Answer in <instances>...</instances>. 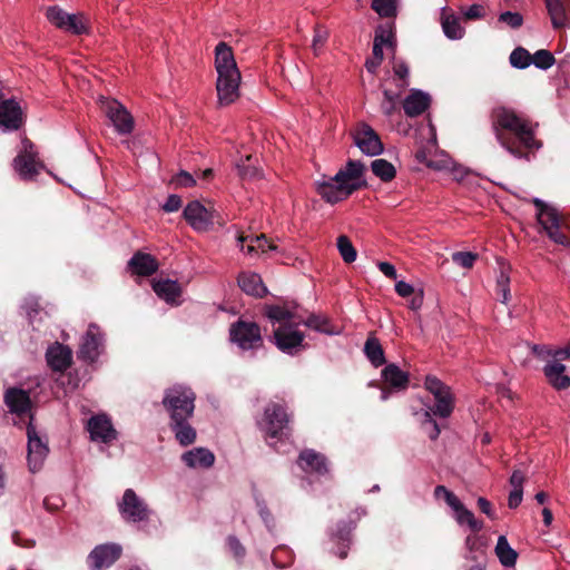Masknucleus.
<instances>
[{
  "label": "nucleus",
  "instance_id": "f257e3e1",
  "mask_svg": "<svg viewBox=\"0 0 570 570\" xmlns=\"http://www.w3.org/2000/svg\"><path fill=\"white\" fill-rule=\"evenodd\" d=\"M266 314L274 326L276 346L288 354L294 353L296 348L303 345L304 334L297 330L301 324L330 335L338 333L331 325L330 320L322 315H311L304 321L295 312L282 306H271Z\"/></svg>",
  "mask_w": 570,
  "mask_h": 570
},
{
  "label": "nucleus",
  "instance_id": "f03ea898",
  "mask_svg": "<svg viewBox=\"0 0 570 570\" xmlns=\"http://www.w3.org/2000/svg\"><path fill=\"white\" fill-rule=\"evenodd\" d=\"M492 128L498 142L515 158L523 157V154L512 144L505 131L511 132L527 149H538L541 146L535 140L530 124L510 108L497 107L493 109Z\"/></svg>",
  "mask_w": 570,
  "mask_h": 570
},
{
  "label": "nucleus",
  "instance_id": "7ed1b4c3",
  "mask_svg": "<svg viewBox=\"0 0 570 570\" xmlns=\"http://www.w3.org/2000/svg\"><path fill=\"white\" fill-rule=\"evenodd\" d=\"M215 70L218 104L228 106L239 98L242 75L232 48L225 42L215 48Z\"/></svg>",
  "mask_w": 570,
  "mask_h": 570
},
{
  "label": "nucleus",
  "instance_id": "20e7f679",
  "mask_svg": "<svg viewBox=\"0 0 570 570\" xmlns=\"http://www.w3.org/2000/svg\"><path fill=\"white\" fill-rule=\"evenodd\" d=\"M364 166L360 161H348L333 177H322L315 181L316 193L328 204L346 199L362 183Z\"/></svg>",
  "mask_w": 570,
  "mask_h": 570
},
{
  "label": "nucleus",
  "instance_id": "39448f33",
  "mask_svg": "<svg viewBox=\"0 0 570 570\" xmlns=\"http://www.w3.org/2000/svg\"><path fill=\"white\" fill-rule=\"evenodd\" d=\"M425 390L433 396L434 406L428 407L423 413V424H431L429 436L432 440L438 439L440 435V428L433 415L446 419L449 417L455 405V397L450 386L444 384L434 375H428L424 380Z\"/></svg>",
  "mask_w": 570,
  "mask_h": 570
},
{
  "label": "nucleus",
  "instance_id": "423d86ee",
  "mask_svg": "<svg viewBox=\"0 0 570 570\" xmlns=\"http://www.w3.org/2000/svg\"><path fill=\"white\" fill-rule=\"evenodd\" d=\"M167 402L170 404L171 409V423L170 426L175 432V436L177 441L183 445L187 446L195 442L196 440V431L195 429L188 424L187 420L194 413V405L191 404V396H185L183 400V405L177 406V401L175 399H168Z\"/></svg>",
  "mask_w": 570,
  "mask_h": 570
},
{
  "label": "nucleus",
  "instance_id": "0eeeda50",
  "mask_svg": "<svg viewBox=\"0 0 570 570\" xmlns=\"http://www.w3.org/2000/svg\"><path fill=\"white\" fill-rule=\"evenodd\" d=\"M184 217L188 225L198 233L212 230L215 225L223 226L225 222L214 206H205L198 200L187 204L184 209Z\"/></svg>",
  "mask_w": 570,
  "mask_h": 570
},
{
  "label": "nucleus",
  "instance_id": "6e6552de",
  "mask_svg": "<svg viewBox=\"0 0 570 570\" xmlns=\"http://www.w3.org/2000/svg\"><path fill=\"white\" fill-rule=\"evenodd\" d=\"M533 204L537 207L535 216L538 223L541 225L548 237L557 244L570 246V240L560 230L563 225V220L557 208L538 198L533 199Z\"/></svg>",
  "mask_w": 570,
  "mask_h": 570
},
{
  "label": "nucleus",
  "instance_id": "1a4fd4ad",
  "mask_svg": "<svg viewBox=\"0 0 570 570\" xmlns=\"http://www.w3.org/2000/svg\"><path fill=\"white\" fill-rule=\"evenodd\" d=\"M46 17L51 24L72 35L88 32L89 20L83 13H68L58 6L49 7Z\"/></svg>",
  "mask_w": 570,
  "mask_h": 570
},
{
  "label": "nucleus",
  "instance_id": "9d476101",
  "mask_svg": "<svg viewBox=\"0 0 570 570\" xmlns=\"http://www.w3.org/2000/svg\"><path fill=\"white\" fill-rule=\"evenodd\" d=\"M101 109L114 129L119 135H130L135 128V120L129 110L118 100L100 98Z\"/></svg>",
  "mask_w": 570,
  "mask_h": 570
},
{
  "label": "nucleus",
  "instance_id": "9b49d317",
  "mask_svg": "<svg viewBox=\"0 0 570 570\" xmlns=\"http://www.w3.org/2000/svg\"><path fill=\"white\" fill-rule=\"evenodd\" d=\"M434 495L436 499H444L446 504L453 510L455 521L460 525L466 524L473 531H480L483 528V523L475 519L473 512L466 509L460 499L445 487L438 485L434 489Z\"/></svg>",
  "mask_w": 570,
  "mask_h": 570
},
{
  "label": "nucleus",
  "instance_id": "f8f14e48",
  "mask_svg": "<svg viewBox=\"0 0 570 570\" xmlns=\"http://www.w3.org/2000/svg\"><path fill=\"white\" fill-rule=\"evenodd\" d=\"M21 145V150L13 159L12 166L20 178L30 180L39 174L42 165L37 159L33 145L28 139L22 140Z\"/></svg>",
  "mask_w": 570,
  "mask_h": 570
},
{
  "label": "nucleus",
  "instance_id": "ddd939ff",
  "mask_svg": "<svg viewBox=\"0 0 570 570\" xmlns=\"http://www.w3.org/2000/svg\"><path fill=\"white\" fill-rule=\"evenodd\" d=\"M230 340L242 350H253L262 345L263 338L257 324L252 322H237L229 330Z\"/></svg>",
  "mask_w": 570,
  "mask_h": 570
},
{
  "label": "nucleus",
  "instance_id": "4468645a",
  "mask_svg": "<svg viewBox=\"0 0 570 570\" xmlns=\"http://www.w3.org/2000/svg\"><path fill=\"white\" fill-rule=\"evenodd\" d=\"M431 142L429 149L416 151V159L424 164L426 167L436 170L445 171L453 167V159L444 151L436 150V137L433 126H430Z\"/></svg>",
  "mask_w": 570,
  "mask_h": 570
},
{
  "label": "nucleus",
  "instance_id": "2eb2a0df",
  "mask_svg": "<svg viewBox=\"0 0 570 570\" xmlns=\"http://www.w3.org/2000/svg\"><path fill=\"white\" fill-rule=\"evenodd\" d=\"M353 139L360 150L367 156H377L384 150L380 136L365 122L356 125L353 130Z\"/></svg>",
  "mask_w": 570,
  "mask_h": 570
},
{
  "label": "nucleus",
  "instance_id": "dca6fc26",
  "mask_svg": "<svg viewBox=\"0 0 570 570\" xmlns=\"http://www.w3.org/2000/svg\"><path fill=\"white\" fill-rule=\"evenodd\" d=\"M119 511L125 520L131 522L147 520L150 513L147 504L131 489L125 491Z\"/></svg>",
  "mask_w": 570,
  "mask_h": 570
},
{
  "label": "nucleus",
  "instance_id": "f3484780",
  "mask_svg": "<svg viewBox=\"0 0 570 570\" xmlns=\"http://www.w3.org/2000/svg\"><path fill=\"white\" fill-rule=\"evenodd\" d=\"M27 436H28V465L31 472L38 471L47 455H48V446L47 443L42 441V439L38 435L36 428L32 425L31 421L27 428Z\"/></svg>",
  "mask_w": 570,
  "mask_h": 570
},
{
  "label": "nucleus",
  "instance_id": "a211bd4d",
  "mask_svg": "<svg viewBox=\"0 0 570 570\" xmlns=\"http://www.w3.org/2000/svg\"><path fill=\"white\" fill-rule=\"evenodd\" d=\"M104 351V334L96 324H90L79 348V357L94 362Z\"/></svg>",
  "mask_w": 570,
  "mask_h": 570
},
{
  "label": "nucleus",
  "instance_id": "6ab92c4d",
  "mask_svg": "<svg viewBox=\"0 0 570 570\" xmlns=\"http://www.w3.org/2000/svg\"><path fill=\"white\" fill-rule=\"evenodd\" d=\"M288 416L281 404L272 403L265 409L264 419L261 422L262 429L271 438H275L284 430Z\"/></svg>",
  "mask_w": 570,
  "mask_h": 570
},
{
  "label": "nucleus",
  "instance_id": "aec40b11",
  "mask_svg": "<svg viewBox=\"0 0 570 570\" xmlns=\"http://www.w3.org/2000/svg\"><path fill=\"white\" fill-rule=\"evenodd\" d=\"M88 431L92 441L108 443L117 438L110 419L105 414L92 416L88 421Z\"/></svg>",
  "mask_w": 570,
  "mask_h": 570
},
{
  "label": "nucleus",
  "instance_id": "412c9836",
  "mask_svg": "<svg viewBox=\"0 0 570 570\" xmlns=\"http://www.w3.org/2000/svg\"><path fill=\"white\" fill-rule=\"evenodd\" d=\"M121 553L118 544H101L96 547L89 554V561L94 569L101 570L110 567Z\"/></svg>",
  "mask_w": 570,
  "mask_h": 570
},
{
  "label": "nucleus",
  "instance_id": "4be33fe9",
  "mask_svg": "<svg viewBox=\"0 0 570 570\" xmlns=\"http://www.w3.org/2000/svg\"><path fill=\"white\" fill-rule=\"evenodd\" d=\"M237 242L239 249L252 257L277 249V246L268 240L264 234L259 236L238 235Z\"/></svg>",
  "mask_w": 570,
  "mask_h": 570
},
{
  "label": "nucleus",
  "instance_id": "5701e85b",
  "mask_svg": "<svg viewBox=\"0 0 570 570\" xmlns=\"http://www.w3.org/2000/svg\"><path fill=\"white\" fill-rule=\"evenodd\" d=\"M543 373L553 389L561 391L570 387V375L566 373V366L559 360L551 357L546 363Z\"/></svg>",
  "mask_w": 570,
  "mask_h": 570
},
{
  "label": "nucleus",
  "instance_id": "b1692460",
  "mask_svg": "<svg viewBox=\"0 0 570 570\" xmlns=\"http://www.w3.org/2000/svg\"><path fill=\"white\" fill-rule=\"evenodd\" d=\"M22 124V111L14 100L0 102V126L4 130H16Z\"/></svg>",
  "mask_w": 570,
  "mask_h": 570
},
{
  "label": "nucleus",
  "instance_id": "393cba45",
  "mask_svg": "<svg viewBox=\"0 0 570 570\" xmlns=\"http://www.w3.org/2000/svg\"><path fill=\"white\" fill-rule=\"evenodd\" d=\"M548 13L553 28H564L569 24L570 1L569 0H544Z\"/></svg>",
  "mask_w": 570,
  "mask_h": 570
},
{
  "label": "nucleus",
  "instance_id": "a878e982",
  "mask_svg": "<svg viewBox=\"0 0 570 570\" xmlns=\"http://www.w3.org/2000/svg\"><path fill=\"white\" fill-rule=\"evenodd\" d=\"M431 97L429 94L412 89L410 95L403 101V109L406 116L416 117L423 114L430 106Z\"/></svg>",
  "mask_w": 570,
  "mask_h": 570
},
{
  "label": "nucleus",
  "instance_id": "bb28decb",
  "mask_svg": "<svg viewBox=\"0 0 570 570\" xmlns=\"http://www.w3.org/2000/svg\"><path fill=\"white\" fill-rule=\"evenodd\" d=\"M298 465L307 473L324 474L327 472L325 458L313 450H305L299 454Z\"/></svg>",
  "mask_w": 570,
  "mask_h": 570
},
{
  "label": "nucleus",
  "instance_id": "cd10ccee",
  "mask_svg": "<svg viewBox=\"0 0 570 570\" xmlns=\"http://www.w3.org/2000/svg\"><path fill=\"white\" fill-rule=\"evenodd\" d=\"M441 27L444 35L451 40H460L464 37L465 29L461 26L460 19L446 7L441 9Z\"/></svg>",
  "mask_w": 570,
  "mask_h": 570
},
{
  "label": "nucleus",
  "instance_id": "c85d7f7f",
  "mask_svg": "<svg viewBox=\"0 0 570 570\" xmlns=\"http://www.w3.org/2000/svg\"><path fill=\"white\" fill-rule=\"evenodd\" d=\"M4 401L9 410L18 415L24 414L30 411V397L29 394L23 390H8L4 395Z\"/></svg>",
  "mask_w": 570,
  "mask_h": 570
},
{
  "label": "nucleus",
  "instance_id": "c756f323",
  "mask_svg": "<svg viewBox=\"0 0 570 570\" xmlns=\"http://www.w3.org/2000/svg\"><path fill=\"white\" fill-rule=\"evenodd\" d=\"M47 361L55 371H63L70 365L71 351L67 346L56 343L48 348Z\"/></svg>",
  "mask_w": 570,
  "mask_h": 570
},
{
  "label": "nucleus",
  "instance_id": "7c9ffc66",
  "mask_svg": "<svg viewBox=\"0 0 570 570\" xmlns=\"http://www.w3.org/2000/svg\"><path fill=\"white\" fill-rule=\"evenodd\" d=\"M185 464L189 468H209L214 464V454L205 448H195L187 451L181 456Z\"/></svg>",
  "mask_w": 570,
  "mask_h": 570
},
{
  "label": "nucleus",
  "instance_id": "2f4dec72",
  "mask_svg": "<svg viewBox=\"0 0 570 570\" xmlns=\"http://www.w3.org/2000/svg\"><path fill=\"white\" fill-rule=\"evenodd\" d=\"M132 273L140 276H149L158 269V263L149 254L137 253L129 261Z\"/></svg>",
  "mask_w": 570,
  "mask_h": 570
},
{
  "label": "nucleus",
  "instance_id": "473e14b6",
  "mask_svg": "<svg viewBox=\"0 0 570 570\" xmlns=\"http://www.w3.org/2000/svg\"><path fill=\"white\" fill-rule=\"evenodd\" d=\"M155 293L170 304H176L181 294L179 284L171 279H158L153 283Z\"/></svg>",
  "mask_w": 570,
  "mask_h": 570
},
{
  "label": "nucleus",
  "instance_id": "72a5a7b5",
  "mask_svg": "<svg viewBox=\"0 0 570 570\" xmlns=\"http://www.w3.org/2000/svg\"><path fill=\"white\" fill-rule=\"evenodd\" d=\"M239 287L253 296H263L266 293L262 278L256 273H242L238 277Z\"/></svg>",
  "mask_w": 570,
  "mask_h": 570
},
{
  "label": "nucleus",
  "instance_id": "f704fd0d",
  "mask_svg": "<svg viewBox=\"0 0 570 570\" xmlns=\"http://www.w3.org/2000/svg\"><path fill=\"white\" fill-rule=\"evenodd\" d=\"M495 554L503 567H513L518 559L517 551L509 544L505 535H500L495 546Z\"/></svg>",
  "mask_w": 570,
  "mask_h": 570
},
{
  "label": "nucleus",
  "instance_id": "c9c22d12",
  "mask_svg": "<svg viewBox=\"0 0 570 570\" xmlns=\"http://www.w3.org/2000/svg\"><path fill=\"white\" fill-rule=\"evenodd\" d=\"M382 376L386 383L396 389H405L409 383V375L394 364L387 365L382 371Z\"/></svg>",
  "mask_w": 570,
  "mask_h": 570
},
{
  "label": "nucleus",
  "instance_id": "e433bc0d",
  "mask_svg": "<svg viewBox=\"0 0 570 570\" xmlns=\"http://www.w3.org/2000/svg\"><path fill=\"white\" fill-rule=\"evenodd\" d=\"M185 396H191V404L195 406V404H194V402H195V394H194V392L189 387H187V386L175 385V386H173V387H170V389H168L166 391L165 397L163 400L164 406L171 414L170 404L167 402V400L168 399H175L177 401L176 405L177 406H181L184 404L183 400L185 399Z\"/></svg>",
  "mask_w": 570,
  "mask_h": 570
},
{
  "label": "nucleus",
  "instance_id": "4c0bfd02",
  "mask_svg": "<svg viewBox=\"0 0 570 570\" xmlns=\"http://www.w3.org/2000/svg\"><path fill=\"white\" fill-rule=\"evenodd\" d=\"M371 169L373 174L383 181H391L396 175L394 165L383 158L373 160L371 164Z\"/></svg>",
  "mask_w": 570,
  "mask_h": 570
},
{
  "label": "nucleus",
  "instance_id": "58836bf2",
  "mask_svg": "<svg viewBox=\"0 0 570 570\" xmlns=\"http://www.w3.org/2000/svg\"><path fill=\"white\" fill-rule=\"evenodd\" d=\"M364 352L374 366L377 367L384 364V352L379 340L368 337L364 346Z\"/></svg>",
  "mask_w": 570,
  "mask_h": 570
},
{
  "label": "nucleus",
  "instance_id": "ea45409f",
  "mask_svg": "<svg viewBox=\"0 0 570 570\" xmlns=\"http://www.w3.org/2000/svg\"><path fill=\"white\" fill-rule=\"evenodd\" d=\"M236 169L242 179L253 180L262 176L259 168L253 164L249 155L237 161Z\"/></svg>",
  "mask_w": 570,
  "mask_h": 570
},
{
  "label": "nucleus",
  "instance_id": "a19ab883",
  "mask_svg": "<svg viewBox=\"0 0 570 570\" xmlns=\"http://www.w3.org/2000/svg\"><path fill=\"white\" fill-rule=\"evenodd\" d=\"M495 291H497V294L498 296L500 297V301L503 303V304H508L510 298H511V294H510V276L508 274V272L502 268L497 277V286H495Z\"/></svg>",
  "mask_w": 570,
  "mask_h": 570
},
{
  "label": "nucleus",
  "instance_id": "79ce46f5",
  "mask_svg": "<svg viewBox=\"0 0 570 570\" xmlns=\"http://www.w3.org/2000/svg\"><path fill=\"white\" fill-rule=\"evenodd\" d=\"M337 249L345 263H353L356 259V250L347 236L341 235L337 238Z\"/></svg>",
  "mask_w": 570,
  "mask_h": 570
},
{
  "label": "nucleus",
  "instance_id": "37998d69",
  "mask_svg": "<svg viewBox=\"0 0 570 570\" xmlns=\"http://www.w3.org/2000/svg\"><path fill=\"white\" fill-rule=\"evenodd\" d=\"M372 9L381 17H394L396 14V0H373Z\"/></svg>",
  "mask_w": 570,
  "mask_h": 570
},
{
  "label": "nucleus",
  "instance_id": "c03bdc74",
  "mask_svg": "<svg viewBox=\"0 0 570 570\" xmlns=\"http://www.w3.org/2000/svg\"><path fill=\"white\" fill-rule=\"evenodd\" d=\"M510 63L514 68L524 69L531 65V55L527 49L519 47L511 52Z\"/></svg>",
  "mask_w": 570,
  "mask_h": 570
},
{
  "label": "nucleus",
  "instance_id": "a18cd8bd",
  "mask_svg": "<svg viewBox=\"0 0 570 570\" xmlns=\"http://www.w3.org/2000/svg\"><path fill=\"white\" fill-rule=\"evenodd\" d=\"M374 43L393 49L394 35L391 27L380 26L375 31Z\"/></svg>",
  "mask_w": 570,
  "mask_h": 570
},
{
  "label": "nucleus",
  "instance_id": "49530a36",
  "mask_svg": "<svg viewBox=\"0 0 570 570\" xmlns=\"http://www.w3.org/2000/svg\"><path fill=\"white\" fill-rule=\"evenodd\" d=\"M554 61L552 53L544 49L538 50L533 56H531V63L540 69H548L552 67Z\"/></svg>",
  "mask_w": 570,
  "mask_h": 570
},
{
  "label": "nucleus",
  "instance_id": "de8ad7c7",
  "mask_svg": "<svg viewBox=\"0 0 570 570\" xmlns=\"http://www.w3.org/2000/svg\"><path fill=\"white\" fill-rule=\"evenodd\" d=\"M476 258L478 255L471 252H455L452 254V261L464 268H471Z\"/></svg>",
  "mask_w": 570,
  "mask_h": 570
},
{
  "label": "nucleus",
  "instance_id": "09e8293b",
  "mask_svg": "<svg viewBox=\"0 0 570 570\" xmlns=\"http://www.w3.org/2000/svg\"><path fill=\"white\" fill-rule=\"evenodd\" d=\"M399 94L390 90H384V99L381 104L382 110L385 115L391 116L397 107Z\"/></svg>",
  "mask_w": 570,
  "mask_h": 570
},
{
  "label": "nucleus",
  "instance_id": "8fccbe9b",
  "mask_svg": "<svg viewBox=\"0 0 570 570\" xmlns=\"http://www.w3.org/2000/svg\"><path fill=\"white\" fill-rule=\"evenodd\" d=\"M328 31L325 28L316 27L314 30L312 48L316 55L323 49L328 39Z\"/></svg>",
  "mask_w": 570,
  "mask_h": 570
},
{
  "label": "nucleus",
  "instance_id": "3c124183",
  "mask_svg": "<svg viewBox=\"0 0 570 570\" xmlns=\"http://www.w3.org/2000/svg\"><path fill=\"white\" fill-rule=\"evenodd\" d=\"M393 72L399 77L401 83L399 85L402 89L409 85V67L404 61L395 60L393 63Z\"/></svg>",
  "mask_w": 570,
  "mask_h": 570
},
{
  "label": "nucleus",
  "instance_id": "603ef678",
  "mask_svg": "<svg viewBox=\"0 0 570 570\" xmlns=\"http://www.w3.org/2000/svg\"><path fill=\"white\" fill-rule=\"evenodd\" d=\"M499 20L507 23L509 27L517 29L522 26L523 18L518 12L505 11L499 17Z\"/></svg>",
  "mask_w": 570,
  "mask_h": 570
},
{
  "label": "nucleus",
  "instance_id": "864d4df0",
  "mask_svg": "<svg viewBox=\"0 0 570 570\" xmlns=\"http://www.w3.org/2000/svg\"><path fill=\"white\" fill-rule=\"evenodd\" d=\"M177 187H193L196 185V179L187 171H180L174 178Z\"/></svg>",
  "mask_w": 570,
  "mask_h": 570
},
{
  "label": "nucleus",
  "instance_id": "5fc2aeb1",
  "mask_svg": "<svg viewBox=\"0 0 570 570\" xmlns=\"http://www.w3.org/2000/svg\"><path fill=\"white\" fill-rule=\"evenodd\" d=\"M416 291H417V288H415L413 285H411L404 281H397L395 283V292L399 296H401L403 298H409Z\"/></svg>",
  "mask_w": 570,
  "mask_h": 570
},
{
  "label": "nucleus",
  "instance_id": "6e6d98bb",
  "mask_svg": "<svg viewBox=\"0 0 570 570\" xmlns=\"http://www.w3.org/2000/svg\"><path fill=\"white\" fill-rule=\"evenodd\" d=\"M547 355L554 360H559L561 363L566 360H570V343L558 350H548Z\"/></svg>",
  "mask_w": 570,
  "mask_h": 570
},
{
  "label": "nucleus",
  "instance_id": "4d7b16f0",
  "mask_svg": "<svg viewBox=\"0 0 570 570\" xmlns=\"http://www.w3.org/2000/svg\"><path fill=\"white\" fill-rule=\"evenodd\" d=\"M424 301V291L423 288H417V291L409 297V308L412 311H419L423 306Z\"/></svg>",
  "mask_w": 570,
  "mask_h": 570
},
{
  "label": "nucleus",
  "instance_id": "13d9d810",
  "mask_svg": "<svg viewBox=\"0 0 570 570\" xmlns=\"http://www.w3.org/2000/svg\"><path fill=\"white\" fill-rule=\"evenodd\" d=\"M463 16L468 20L481 19L484 17V9L481 4L475 3L463 11Z\"/></svg>",
  "mask_w": 570,
  "mask_h": 570
},
{
  "label": "nucleus",
  "instance_id": "bf43d9fd",
  "mask_svg": "<svg viewBox=\"0 0 570 570\" xmlns=\"http://www.w3.org/2000/svg\"><path fill=\"white\" fill-rule=\"evenodd\" d=\"M525 481L524 472L514 470L510 476V485L512 490H523V483Z\"/></svg>",
  "mask_w": 570,
  "mask_h": 570
},
{
  "label": "nucleus",
  "instance_id": "052dcab7",
  "mask_svg": "<svg viewBox=\"0 0 570 570\" xmlns=\"http://www.w3.org/2000/svg\"><path fill=\"white\" fill-rule=\"evenodd\" d=\"M181 206V199L178 195H169L165 204L163 205V209L167 213L177 212Z\"/></svg>",
  "mask_w": 570,
  "mask_h": 570
},
{
  "label": "nucleus",
  "instance_id": "680f3d73",
  "mask_svg": "<svg viewBox=\"0 0 570 570\" xmlns=\"http://www.w3.org/2000/svg\"><path fill=\"white\" fill-rule=\"evenodd\" d=\"M523 498V490H511L508 498V505L511 509H515L520 505Z\"/></svg>",
  "mask_w": 570,
  "mask_h": 570
},
{
  "label": "nucleus",
  "instance_id": "e2e57ef3",
  "mask_svg": "<svg viewBox=\"0 0 570 570\" xmlns=\"http://www.w3.org/2000/svg\"><path fill=\"white\" fill-rule=\"evenodd\" d=\"M379 269L389 278L396 279L397 274L395 267L387 262H380L377 264Z\"/></svg>",
  "mask_w": 570,
  "mask_h": 570
},
{
  "label": "nucleus",
  "instance_id": "0e129e2a",
  "mask_svg": "<svg viewBox=\"0 0 570 570\" xmlns=\"http://www.w3.org/2000/svg\"><path fill=\"white\" fill-rule=\"evenodd\" d=\"M446 173H450L452 175L453 179H455L458 181L462 180L468 175L466 168H464L461 165L455 164L454 160H453V167L450 168V170H446Z\"/></svg>",
  "mask_w": 570,
  "mask_h": 570
},
{
  "label": "nucleus",
  "instance_id": "69168bd1",
  "mask_svg": "<svg viewBox=\"0 0 570 570\" xmlns=\"http://www.w3.org/2000/svg\"><path fill=\"white\" fill-rule=\"evenodd\" d=\"M465 547L470 553L479 551L481 548V539L478 535H468L465 539Z\"/></svg>",
  "mask_w": 570,
  "mask_h": 570
},
{
  "label": "nucleus",
  "instance_id": "338daca9",
  "mask_svg": "<svg viewBox=\"0 0 570 570\" xmlns=\"http://www.w3.org/2000/svg\"><path fill=\"white\" fill-rule=\"evenodd\" d=\"M478 505H479L480 510L483 513H485L489 518L495 519V513L492 509L490 501H488L485 498L481 497L478 499Z\"/></svg>",
  "mask_w": 570,
  "mask_h": 570
},
{
  "label": "nucleus",
  "instance_id": "774afa93",
  "mask_svg": "<svg viewBox=\"0 0 570 570\" xmlns=\"http://www.w3.org/2000/svg\"><path fill=\"white\" fill-rule=\"evenodd\" d=\"M228 547L234 552V554L236 557L244 556V549L236 538H233V537L228 538Z\"/></svg>",
  "mask_w": 570,
  "mask_h": 570
}]
</instances>
